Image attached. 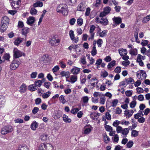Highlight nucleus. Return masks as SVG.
Masks as SVG:
<instances>
[{
    "instance_id": "obj_59",
    "label": "nucleus",
    "mask_w": 150,
    "mask_h": 150,
    "mask_svg": "<svg viewBox=\"0 0 150 150\" xmlns=\"http://www.w3.org/2000/svg\"><path fill=\"white\" fill-rule=\"evenodd\" d=\"M103 138L105 140L104 142L105 143H108L110 140V139L106 134L104 135Z\"/></svg>"
},
{
    "instance_id": "obj_21",
    "label": "nucleus",
    "mask_w": 150,
    "mask_h": 150,
    "mask_svg": "<svg viewBox=\"0 0 150 150\" xmlns=\"http://www.w3.org/2000/svg\"><path fill=\"white\" fill-rule=\"evenodd\" d=\"M35 18L32 16H30L28 19L27 21V23L28 24L31 25L34 23Z\"/></svg>"
},
{
    "instance_id": "obj_61",
    "label": "nucleus",
    "mask_w": 150,
    "mask_h": 150,
    "mask_svg": "<svg viewBox=\"0 0 150 150\" xmlns=\"http://www.w3.org/2000/svg\"><path fill=\"white\" fill-rule=\"evenodd\" d=\"M120 123L122 125H126L127 126L129 124V121L123 120L120 121Z\"/></svg>"
},
{
    "instance_id": "obj_14",
    "label": "nucleus",
    "mask_w": 150,
    "mask_h": 150,
    "mask_svg": "<svg viewBox=\"0 0 150 150\" xmlns=\"http://www.w3.org/2000/svg\"><path fill=\"white\" fill-rule=\"evenodd\" d=\"M134 112V111L132 110H126L125 111V115L127 118H129L132 115Z\"/></svg>"
},
{
    "instance_id": "obj_24",
    "label": "nucleus",
    "mask_w": 150,
    "mask_h": 150,
    "mask_svg": "<svg viewBox=\"0 0 150 150\" xmlns=\"http://www.w3.org/2000/svg\"><path fill=\"white\" fill-rule=\"evenodd\" d=\"M29 29L27 27H25L22 29V34L24 35L26 37L27 36V34L29 32Z\"/></svg>"
},
{
    "instance_id": "obj_17",
    "label": "nucleus",
    "mask_w": 150,
    "mask_h": 150,
    "mask_svg": "<svg viewBox=\"0 0 150 150\" xmlns=\"http://www.w3.org/2000/svg\"><path fill=\"white\" fill-rule=\"evenodd\" d=\"M9 22V18L7 16H4L2 18L1 23L8 26Z\"/></svg>"
},
{
    "instance_id": "obj_34",
    "label": "nucleus",
    "mask_w": 150,
    "mask_h": 150,
    "mask_svg": "<svg viewBox=\"0 0 150 150\" xmlns=\"http://www.w3.org/2000/svg\"><path fill=\"white\" fill-rule=\"evenodd\" d=\"M129 129L128 128H125L123 129L121 133L123 135L125 136L124 137H126L127 135L128 134L129 132Z\"/></svg>"
},
{
    "instance_id": "obj_53",
    "label": "nucleus",
    "mask_w": 150,
    "mask_h": 150,
    "mask_svg": "<svg viewBox=\"0 0 150 150\" xmlns=\"http://www.w3.org/2000/svg\"><path fill=\"white\" fill-rule=\"evenodd\" d=\"M97 44L98 45L99 47H100L102 46L103 42L102 39H98L97 41Z\"/></svg>"
},
{
    "instance_id": "obj_6",
    "label": "nucleus",
    "mask_w": 150,
    "mask_h": 150,
    "mask_svg": "<svg viewBox=\"0 0 150 150\" xmlns=\"http://www.w3.org/2000/svg\"><path fill=\"white\" fill-rule=\"evenodd\" d=\"M20 62L16 60H13L11 64L10 67L12 70H15L20 64Z\"/></svg>"
},
{
    "instance_id": "obj_49",
    "label": "nucleus",
    "mask_w": 150,
    "mask_h": 150,
    "mask_svg": "<svg viewBox=\"0 0 150 150\" xmlns=\"http://www.w3.org/2000/svg\"><path fill=\"white\" fill-rule=\"evenodd\" d=\"M86 81V76L85 74L81 77V83H84Z\"/></svg>"
},
{
    "instance_id": "obj_44",
    "label": "nucleus",
    "mask_w": 150,
    "mask_h": 150,
    "mask_svg": "<svg viewBox=\"0 0 150 150\" xmlns=\"http://www.w3.org/2000/svg\"><path fill=\"white\" fill-rule=\"evenodd\" d=\"M125 81L127 84L132 83L134 82L133 79L131 78H129L125 79Z\"/></svg>"
},
{
    "instance_id": "obj_27",
    "label": "nucleus",
    "mask_w": 150,
    "mask_h": 150,
    "mask_svg": "<svg viewBox=\"0 0 150 150\" xmlns=\"http://www.w3.org/2000/svg\"><path fill=\"white\" fill-rule=\"evenodd\" d=\"M37 87L35 84H31L28 87V89L29 91H33L37 89Z\"/></svg>"
},
{
    "instance_id": "obj_48",
    "label": "nucleus",
    "mask_w": 150,
    "mask_h": 150,
    "mask_svg": "<svg viewBox=\"0 0 150 150\" xmlns=\"http://www.w3.org/2000/svg\"><path fill=\"white\" fill-rule=\"evenodd\" d=\"M138 135V132L136 130H132L131 133V136L134 137H137Z\"/></svg>"
},
{
    "instance_id": "obj_8",
    "label": "nucleus",
    "mask_w": 150,
    "mask_h": 150,
    "mask_svg": "<svg viewBox=\"0 0 150 150\" xmlns=\"http://www.w3.org/2000/svg\"><path fill=\"white\" fill-rule=\"evenodd\" d=\"M69 34L71 40L73 41L75 43H77L79 40L78 37H75L74 32L72 30H71L69 32Z\"/></svg>"
},
{
    "instance_id": "obj_58",
    "label": "nucleus",
    "mask_w": 150,
    "mask_h": 150,
    "mask_svg": "<svg viewBox=\"0 0 150 150\" xmlns=\"http://www.w3.org/2000/svg\"><path fill=\"white\" fill-rule=\"evenodd\" d=\"M15 123H22L23 122V120L20 118H17L14 120Z\"/></svg>"
},
{
    "instance_id": "obj_7",
    "label": "nucleus",
    "mask_w": 150,
    "mask_h": 150,
    "mask_svg": "<svg viewBox=\"0 0 150 150\" xmlns=\"http://www.w3.org/2000/svg\"><path fill=\"white\" fill-rule=\"evenodd\" d=\"M23 53L17 48H14L13 50V56L14 58H17L21 57Z\"/></svg>"
},
{
    "instance_id": "obj_9",
    "label": "nucleus",
    "mask_w": 150,
    "mask_h": 150,
    "mask_svg": "<svg viewBox=\"0 0 150 150\" xmlns=\"http://www.w3.org/2000/svg\"><path fill=\"white\" fill-rule=\"evenodd\" d=\"M60 40L58 38L53 37L50 41V43L52 46H57L59 45Z\"/></svg>"
},
{
    "instance_id": "obj_37",
    "label": "nucleus",
    "mask_w": 150,
    "mask_h": 150,
    "mask_svg": "<svg viewBox=\"0 0 150 150\" xmlns=\"http://www.w3.org/2000/svg\"><path fill=\"white\" fill-rule=\"evenodd\" d=\"M46 144L42 143L38 146V150H46Z\"/></svg>"
},
{
    "instance_id": "obj_31",
    "label": "nucleus",
    "mask_w": 150,
    "mask_h": 150,
    "mask_svg": "<svg viewBox=\"0 0 150 150\" xmlns=\"http://www.w3.org/2000/svg\"><path fill=\"white\" fill-rule=\"evenodd\" d=\"M107 33V30H104L100 33L97 35L99 36L100 37L103 38L106 36Z\"/></svg>"
},
{
    "instance_id": "obj_51",
    "label": "nucleus",
    "mask_w": 150,
    "mask_h": 150,
    "mask_svg": "<svg viewBox=\"0 0 150 150\" xmlns=\"http://www.w3.org/2000/svg\"><path fill=\"white\" fill-rule=\"evenodd\" d=\"M46 150H53V147L51 144H46Z\"/></svg>"
},
{
    "instance_id": "obj_36",
    "label": "nucleus",
    "mask_w": 150,
    "mask_h": 150,
    "mask_svg": "<svg viewBox=\"0 0 150 150\" xmlns=\"http://www.w3.org/2000/svg\"><path fill=\"white\" fill-rule=\"evenodd\" d=\"M86 57L85 56H83L80 60V62L83 65L86 64Z\"/></svg>"
},
{
    "instance_id": "obj_62",
    "label": "nucleus",
    "mask_w": 150,
    "mask_h": 150,
    "mask_svg": "<svg viewBox=\"0 0 150 150\" xmlns=\"http://www.w3.org/2000/svg\"><path fill=\"white\" fill-rule=\"evenodd\" d=\"M149 43V41L147 40H142L141 44L143 46H145L147 45Z\"/></svg>"
},
{
    "instance_id": "obj_30",
    "label": "nucleus",
    "mask_w": 150,
    "mask_h": 150,
    "mask_svg": "<svg viewBox=\"0 0 150 150\" xmlns=\"http://www.w3.org/2000/svg\"><path fill=\"white\" fill-rule=\"evenodd\" d=\"M43 4L42 2L38 1L36 2L33 4V6L34 7H42V6Z\"/></svg>"
},
{
    "instance_id": "obj_11",
    "label": "nucleus",
    "mask_w": 150,
    "mask_h": 150,
    "mask_svg": "<svg viewBox=\"0 0 150 150\" xmlns=\"http://www.w3.org/2000/svg\"><path fill=\"white\" fill-rule=\"evenodd\" d=\"M96 28V26L94 25H91L89 30V33L90 34L91 38H89L88 40L90 39H93L94 37L95 33L93 32Z\"/></svg>"
},
{
    "instance_id": "obj_54",
    "label": "nucleus",
    "mask_w": 150,
    "mask_h": 150,
    "mask_svg": "<svg viewBox=\"0 0 150 150\" xmlns=\"http://www.w3.org/2000/svg\"><path fill=\"white\" fill-rule=\"evenodd\" d=\"M83 103H86L88 102L89 100V98L87 96H85L82 98Z\"/></svg>"
},
{
    "instance_id": "obj_63",
    "label": "nucleus",
    "mask_w": 150,
    "mask_h": 150,
    "mask_svg": "<svg viewBox=\"0 0 150 150\" xmlns=\"http://www.w3.org/2000/svg\"><path fill=\"white\" fill-rule=\"evenodd\" d=\"M64 98V97L63 95H62L59 97V100L61 101L62 102L63 104L65 103L66 102V100Z\"/></svg>"
},
{
    "instance_id": "obj_35",
    "label": "nucleus",
    "mask_w": 150,
    "mask_h": 150,
    "mask_svg": "<svg viewBox=\"0 0 150 150\" xmlns=\"http://www.w3.org/2000/svg\"><path fill=\"white\" fill-rule=\"evenodd\" d=\"M129 53L132 55H136L137 54V50L136 49H133L130 50Z\"/></svg>"
},
{
    "instance_id": "obj_19",
    "label": "nucleus",
    "mask_w": 150,
    "mask_h": 150,
    "mask_svg": "<svg viewBox=\"0 0 150 150\" xmlns=\"http://www.w3.org/2000/svg\"><path fill=\"white\" fill-rule=\"evenodd\" d=\"M85 6L83 3H81L79 4L77 7V9L78 11H83L85 10Z\"/></svg>"
},
{
    "instance_id": "obj_42",
    "label": "nucleus",
    "mask_w": 150,
    "mask_h": 150,
    "mask_svg": "<svg viewBox=\"0 0 150 150\" xmlns=\"http://www.w3.org/2000/svg\"><path fill=\"white\" fill-rule=\"evenodd\" d=\"M97 53V50L96 47H92V50L91 51V54L93 56L96 55Z\"/></svg>"
},
{
    "instance_id": "obj_39",
    "label": "nucleus",
    "mask_w": 150,
    "mask_h": 150,
    "mask_svg": "<svg viewBox=\"0 0 150 150\" xmlns=\"http://www.w3.org/2000/svg\"><path fill=\"white\" fill-rule=\"evenodd\" d=\"M51 93L50 91H48L42 94V97L44 98H48L50 95Z\"/></svg>"
},
{
    "instance_id": "obj_4",
    "label": "nucleus",
    "mask_w": 150,
    "mask_h": 150,
    "mask_svg": "<svg viewBox=\"0 0 150 150\" xmlns=\"http://www.w3.org/2000/svg\"><path fill=\"white\" fill-rule=\"evenodd\" d=\"M111 10V8L109 6H107L103 8V11L100 13V17L103 18L108 14Z\"/></svg>"
},
{
    "instance_id": "obj_47",
    "label": "nucleus",
    "mask_w": 150,
    "mask_h": 150,
    "mask_svg": "<svg viewBox=\"0 0 150 150\" xmlns=\"http://www.w3.org/2000/svg\"><path fill=\"white\" fill-rule=\"evenodd\" d=\"M42 80H38L37 81H35V85L37 87V86L38 87L40 86L42 84Z\"/></svg>"
},
{
    "instance_id": "obj_13",
    "label": "nucleus",
    "mask_w": 150,
    "mask_h": 150,
    "mask_svg": "<svg viewBox=\"0 0 150 150\" xmlns=\"http://www.w3.org/2000/svg\"><path fill=\"white\" fill-rule=\"evenodd\" d=\"M92 129L91 127H89L85 126L82 131V134H89L91 131Z\"/></svg>"
},
{
    "instance_id": "obj_29",
    "label": "nucleus",
    "mask_w": 150,
    "mask_h": 150,
    "mask_svg": "<svg viewBox=\"0 0 150 150\" xmlns=\"http://www.w3.org/2000/svg\"><path fill=\"white\" fill-rule=\"evenodd\" d=\"M8 26L7 25H5V24H4L1 23V24L0 25V30L2 32H4Z\"/></svg>"
},
{
    "instance_id": "obj_40",
    "label": "nucleus",
    "mask_w": 150,
    "mask_h": 150,
    "mask_svg": "<svg viewBox=\"0 0 150 150\" xmlns=\"http://www.w3.org/2000/svg\"><path fill=\"white\" fill-rule=\"evenodd\" d=\"M145 56H142L140 54H138L137 58V61H140L143 60L145 59Z\"/></svg>"
},
{
    "instance_id": "obj_26",
    "label": "nucleus",
    "mask_w": 150,
    "mask_h": 150,
    "mask_svg": "<svg viewBox=\"0 0 150 150\" xmlns=\"http://www.w3.org/2000/svg\"><path fill=\"white\" fill-rule=\"evenodd\" d=\"M70 81H69L72 83H73L77 81V76L75 75H72L70 77Z\"/></svg>"
},
{
    "instance_id": "obj_64",
    "label": "nucleus",
    "mask_w": 150,
    "mask_h": 150,
    "mask_svg": "<svg viewBox=\"0 0 150 150\" xmlns=\"http://www.w3.org/2000/svg\"><path fill=\"white\" fill-rule=\"evenodd\" d=\"M133 144V141H130L127 143V146L128 148H130L132 146Z\"/></svg>"
},
{
    "instance_id": "obj_60",
    "label": "nucleus",
    "mask_w": 150,
    "mask_h": 150,
    "mask_svg": "<svg viewBox=\"0 0 150 150\" xmlns=\"http://www.w3.org/2000/svg\"><path fill=\"white\" fill-rule=\"evenodd\" d=\"M105 117L107 120H111V116L110 115L108 112H106L105 114Z\"/></svg>"
},
{
    "instance_id": "obj_32",
    "label": "nucleus",
    "mask_w": 150,
    "mask_h": 150,
    "mask_svg": "<svg viewBox=\"0 0 150 150\" xmlns=\"http://www.w3.org/2000/svg\"><path fill=\"white\" fill-rule=\"evenodd\" d=\"M38 123L35 121L32 123L31 125V128L33 130H36L38 126Z\"/></svg>"
},
{
    "instance_id": "obj_55",
    "label": "nucleus",
    "mask_w": 150,
    "mask_h": 150,
    "mask_svg": "<svg viewBox=\"0 0 150 150\" xmlns=\"http://www.w3.org/2000/svg\"><path fill=\"white\" fill-rule=\"evenodd\" d=\"M19 150H28V147L25 145H22L21 147H19Z\"/></svg>"
},
{
    "instance_id": "obj_33",
    "label": "nucleus",
    "mask_w": 150,
    "mask_h": 150,
    "mask_svg": "<svg viewBox=\"0 0 150 150\" xmlns=\"http://www.w3.org/2000/svg\"><path fill=\"white\" fill-rule=\"evenodd\" d=\"M70 73L69 71H62L60 73V75L62 76L68 77L70 75Z\"/></svg>"
},
{
    "instance_id": "obj_41",
    "label": "nucleus",
    "mask_w": 150,
    "mask_h": 150,
    "mask_svg": "<svg viewBox=\"0 0 150 150\" xmlns=\"http://www.w3.org/2000/svg\"><path fill=\"white\" fill-rule=\"evenodd\" d=\"M47 134H43L41 136L40 138L42 141H45L47 140Z\"/></svg>"
},
{
    "instance_id": "obj_57",
    "label": "nucleus",
    "mask_w": 150,
    "mask_h": 150,
    "mask_svg": "<svg viewBox=\"0 0 150 150\" xmlns=\"http://www.w3.org/2000/svg\"><path fill=\"white\" fill-rule=\"evenodd\" d=\"M121 67L120 66L117 67L115 69L114 72L117 74L121 72Z\"/></svg>"
},
{
    "instance_id": "obj_50",
    "label": "nucleus",
    "mask_w": 150,
    "mask_h": 150,
    "mask_svg": "<svg viewBox=\"0 0 150 150\" xmlns=\"http://www.w3.org/2000/svg\"><path fill=\"white\" fill-rule=\"evenodd\" d=\"M150 20V15L146 16L142 20V22L144 23H146L148 22Z\"/></svg>"
},
{
    "instance_id": "obj_46",
    "label": "nucleus",
    "mask_w": 150,
    "mask_h": 150,
    "mask_svg": "<svg viewBox=\"0 0 150 150\" xmlns=\"http://www.w3.org/2000/svg\"><path fill=\"white\" fill-rule=\"evenodd\" d=\"M51 83L49 82H46L44 83V86L47 89H50L51 86Z\"/></svg>"
},
{
    "instance_id": "obj_18",
    "label": "nucleus",
    "mask_w": 150,
    "mask_h": 150,
    "mask_svg": "<svg viewBox=\"0 0 150 150\" xmlns=\"http://www.w3.org/2000/svg\"><path fill=\"white\" fill-rule=\"evenodd\" d=\"M24 40L25 41V39L20 37L18 38L15 40L14 42V44L16 45H18L20 43Z\"/></svg>"
},
{
    "instance_id": "obj_28",
    "label": "nucleus",
    "mask_w": 150,
    "mask_h": 150,
    "mask_svg": "<svg viewBox=\"0 0 150 150\" xmlns=\"http://www.w3.org/2000/svg\"><path fill=\"white\" fill-rule=\"evenodd\" d=\"M63 120L66 123H70L71 122V119L69 118L68 116L65 114L63 115Z\"/></svg>"
},
{
    "instance_id": "obj_38",
    "label": "nucleus",
    "mask_w": 150,
    "mask_h": 150,
    "mask_svg": "<svg viewBox=\"0 0 150 150\" xmlns=\"http://www.w3.org/2000/svg\"><path fill=\"white\" fill-rule=\"evenodd\" d=\"M108 23V21L107 18H102L101 23L104 25H107Z\"/></svg>"
},
{
    "instance_id": "obj_43",
    "label": "nucleus",
    "mask_w": 150,
    "mask_h": 150,
    "mask_svg": "<svg viewBox=\"0 0 150 150\" xmlns=\"http://www.w3.org/2000/svg\"><path fill=\"white\" fill-rule=\"evenodd\" d=\"M37 12V10L34 8H32L30 11V13L32 15H35Z\"/></svg>"
},
{
    "instance_id": "obj_25",
    "label": "nucleus",
    "mask_w": 150,
    "mask_h": 150,
    "mask_svg": "<svg viewBox=\"0 0 150 150\" xmlns=\"http://www.w3.org/2000/svg\"><path fill=\"white\" fill-rule=\"evenodd\" d=\"M143 111L139 110L138 112L134 115V118L136 119H138L139 117L143 116L144 114L143 112Z\"/></svg>"
},
{
    "instance_id": "obj_22",
    "label": "nucleus",
    "mask_w": 150,
    "mask_h": 150,
    "mask_svg": "<svg viewBox=\"0 0 150 150\" xmlns=\"http://www.w3.org/2000/svg\"><path fill=\"white\" fill-rule=\"evenodd\" d=\"M115 64L116 61L115 60H113L108 64L107 66L108 69L110 70H112V68L115 66Z\"/></svg>"
},
{
    "instance_id": "obj_5",
    "label": "nucleus",
    "mask_w": 150,
    "mask_h": 150,
    "mask_svg": "<svg viewBox=\"0 0 150 150\" xmlns=\"http://www.w3.org/2000/svg\"><path fill=\"white\" fill-rule=\"evenodd\" d=\"M136 75L137 77L139 79H145L146 76V73L143 70L137 71L136 73Z\"/></svg>"
},
{
    "instance_id": "obj_20",
    "label": "nucleus",
    "mask_w": 150,
    "mask_h": 150,
    "mask_svg": "<svg viewBox=\"0 0 150 150\" xmlns=\"http://www.w3.org/2000/svg\"><path fill=\"white\" fill-rule=\"evenodd\" d=\"M121 56L126 55L127 53V50L126 49L120 48L118 50Z\"/></svg>"
},
{
    "instance_id": "obj_52",
    "label": "nucleus",
    "mask_w": 150,
    "mask_h": 150,
    "mask_svg": "<svg viewBox=\"0 0 150 150\" xmlns=\"http://www.w3.org/2000/svg\"><path fill=\"white\" fill-rule=\"evenodd\" d=\"M108 75V73L105 71H101V76L103 78L107 77Z\"/></svg>"
},
{
    "instance_id": "obj_15",
    "label": "nucleus",
    "mask_w": 150,
    "mask_h": 150,
    "mask_svg": "<svg viewBox=\"0 0 150 150\" xmlns=\"http://www.w3.org/2000/svg\"><path fill=\"white\" fill-rule=\"evenodd\" d=\"M112 20L114 22V23L115 24L119 25L122 22V20L120 17H114L113 18Z\"/></svg>"
},
{
    "instance_id": "obj_23",
    "label": "nucleus",
    "mask_w": 150,
    "mask_h": 150,
    "mask_svg": "<svg viewBox=\"0 0 150 150\" xmlns=\"http://www.w3.org/2000/svg\"><path fill=\"white\" fill-rule=\"evenodd\" d=\"M5 97L3 96H0V106H2L5 105L6 102Z\"/></svg>"
},
{
    "instance_id": "obj_45",
    "label": "nucleus",
    "mask_w": 150,
    "mask_h": 150,
    "mask_svg": "<svg viewBox=\"0 0 150 150\" xmlns=\"http://www.w3.org/2000/svg\"><path fill=\"white\" fill-rule=\"evenodd\" d=\"M83 20L80 17H79L77 20V23L79 25L81 26L83 24Z\"/></svg>"
},
{
    "instance_id": "obj_1",
    "label": "nucleus",
    "mask_w": 150,
    "mask_h": 150,
    "mask_svg": "<svg viewBox=\"0 0 150 150\" xmlns=\"http://www.w3.org/2000/svg\"><path fill=\"white\" fill-rule=\"evenodd\" d=\"M57 12L62 13L64 15H67L68 14L67 6L65 4L60 5L57 8Z\"/></svg>"
},
{
    "instance_id": "obj_10",
    "label": "nucleus",
    "mask_w": 150,
    "mask_h": 150,
    "mask_svg": "<svg viewBox=\"0 0 150 150\" xmlns=\"http://www.w3.org/2000/svg\"><path fill=\"white\" fill-rule=\"evenodd\" d=\"M100 115V114L98 112H93L90 114V117L94 120H97Z\"/></svg>"
},
{
    "instance_id": "obj_56",
    "label": "nucleus",
    "mask_w": 150,
    "mask_h": 150,
    "mask_svg": "<svg viewBox=\"0 0 150 150\" xmlns=\"http://www.w3.org/2000/svg\"><path fill=\"white\" fill-rule=\"evenodd\" d=\"M130 62L129 60H126L123 61L122 64L125 67H127L130 64Z\"/></svg>"
},
{
    "instance_id": "obj_12",
    "label": "nucleus",
    "mask_w": 150,
    "mask_h": 150,
    "mask_svg": "<svg viewBox=\"0 0 150 150\" xmlns=\"http://www.w3.org/2000/svg\"><path fill=\"white\" fill-rule=\"evenodd\" d=\"M27 90V86L26 84L24 83H23L20 86L19 88V91L21 93H25Z\"/></svg>"
},
{
    "instance_id": "obj_3",
    "label": "nucleus",
    "mask_w": 150,
    "mask_h": 150,
    "mask_svg": "<svg viewBox=\"0 0 150 150\" xmlns=\"http://www.w3.org/2000/svg\"><path fill=\"white\" fill-rule=\"evenodd\" d=\"M10 3L12 8H18L21 3V0H10Z\"/></svg>"
},
{
    "instance_id": "obj_2",
    "label": "nucleus",
    "mask_w": 150,
    "mask_h": 150,
    "mask_svg": "<svg viewBox=\"0 0 150 150\" xmlns=\"http://www.w3.org/2000/svg\"><path fill=\"white\" fill-rule=\"evenodd\" d=\"M13 129L12 126L9 125L5 126L1 129V134L5 135L12 132Z\"/></svg>"
},
{
    "instance_id": "obj_16",
    "label": "nucleus",
    "mask_w": 150,
    "mask_h": 150,
    "mask_svg": "<svg viewBox=\"0 0 150 150\" xmlns=\"http://www.w3.org/2000/svg\"><path fill=\"white\" fill-rule=\"evenodd\" d=\"M80 71V69L78 67H74L71 70L72 74L74 75H77L79 74Z\"/></svg>"
}]
</instances>
